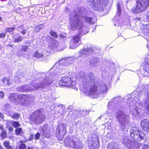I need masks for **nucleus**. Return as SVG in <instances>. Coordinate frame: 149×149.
Masks as SVG:
<instances>
[{
    "instance_id": "6",
    "label": "nucleus",
    "mask_w": 149,
    "mask_h": 149,
    "mask_svg": "<svg viewBox=\"0 0 149 149\" xmlns=\"http://www.w3.org/2000/svg\"><path fill=\"white\" fill-rule=\"evenodd\" d=\"M135 8L132 10L134 13H141L145 10L149 4V0H137Z\"/></svg>"
},
{
    "instance_id": "44",
    "label": "nucleus",
    "mask_w": 149,
    "mask_h": 149,
    "mask_svg": "<svg viewBox=\"0 0 149 149\" xmlns=\"http://www.w3.org/2000/svg\"><path fill=\"white\" fill-rule=\"evenodd\" d=\"M121 9H117V14L118 15H121Z\"/></svg>"
},
{
    "instance_id": "29",
    "label": "nucleus",
    "mask_w": 149,
    "mask_h": 149,
    "mask_svg": "<svg viewBox=\"0 0 149 149\" xmlns=\"http://www.w3.org/2000/svg\"><path fill=\"white\" fill-rule=\"evenodd\" d=\"M0 136L2 139H4L7 137V135L6 131L5 130L2 131L0 134Z\"/></svg>"
},
{
    "instance_id": "18",
    "label": "nucleus",
    "mask_w": 149,
    "mask_h": 149,
    "mask_svg": "<svg viewBox=\"0 0 149 149\" xmlns=\"http://www.w3.org/2000/svg\"><path fill=\"white\" fill-rule=\"evenodd\" d=\"M1 81L4 86L6 85H9L12 83V80L8 79H7L6 77H3Z\"/></svg>"
},
{
    "instance_id": "19",
    "label": "nucleus",
    "mask_w": 149,
    "mask_h": 149,
    "mask_svg": "<svg viewBox=\"0 0 149 149\" xmlns=\"http://www.w3.org/2000/svg\"><path fill=\"white\" fill-rule=\"evenodd\" d=\"M86 112L83 110H80L78 111H75L73 113L74 115H77V116L75 118L84 116L86 115Z\"/></svg>"
},
{
    "instance_id": "20",
    "label": "nucleus",
    "mask_w": 149,
    "mask_h": 149,
    "mask_svg": "<svg viewBox=\"0 0 149 149\" xmlns=\"http://www.w3.org/2000/svg\"><path fill=\"white\" fill-rule=\"evenodd\" d=\"M86 74H85L84 72H81L80 73H79L77 75L76 77L77 79H78L79 80L81 81L83 83V78L85 76Z\"/></svg>"
},
{
    "instance_id": "40",
    "label": "nucleus",
    "mask_w": 149,
    "mask_h": 149,
    "mask_svg": "<svg viewBox=\"0 0 149 149\" xmlns=\"http://www.w3.org/2000/svg\"><path fill=\"white\" fill-rule=\"evenodd\" d=\"M6 32L0 33V38L4 39L6 36Z\"/></svg>"
},
{
    "instance_id": "49",
    "label": "nucleus",
    "mask_w": 149,
    "mask_h": 149,
    "mask_svg": "<svg viewBox=\"0 0 149 149\" xmlns=\"http://www.w3.org/2000/svg\"><path fill=\"white\" fill-rule=\"evenodd\" d=\"M0 129L2 131L4 130L3 125L0 126Z\"/></svg>"
},
{
    "instance_id": "41",
    "label": "nucleus",
    "mask_w": 149,
    "mask_h": 149,
    "mask_svg": "<svg viewBox=\"0 0 149 149\" xmlns=\"http://www.w3.org/2000/svg\"><path fill=\"white\" fill-rule=\"evenodd\" d=\"M59 37L60 38H62L63 40H65L66 39V36L63 35V34H61L59 35Z\"/></svg>"
},
{
    "instance_id": "56",
    "label": "nucleus",
    "mask_w": 149,
    "mask_h": 149,
    "mask_svg": "<svg viewBox=\"0 0 149 149\" xmlns=\"http://www.w3.org/2000/svg\"><path fill=\"white\" fill-rule=\"evenodd\" d=\"M2 74H1V73L0 72V77H1Z\"/></svg>"
},
{
    "instance_id": "57",
    "label": "nucleus",
    "mask_w": 149,
    "mask_h": 149,
    "mask_svg": "<svg viewBox=\"0 0 149 149\" xmlns=\"http://www.w3.org/2000/svg\"><path fill=\"white\" fill-rule=\"evenodd\" d=\"M0 149H3L0 146Z\"/></svg>"
},
{
    "instance_id": "8",
    "label": "nucleus",
    "mask_w": 149,
    "mask_h": 149,
    "mask_svg": "<svg viewBox=\"0 0 149 149\" xmlns=\"http://www.w3.org/2000/svg\"><path fill=\"white\" fill-rule=\"evenodd\" d=\"M131 130L130 135L134 140L140 141L144 139V133L136 127H132Z\"/></svg>"
},
{
    "instance_id": "2",
    "label": "nucleus",
    "mask_w": 149,
    "mask_h": 149,
    "mask_svg": "<svg viewBox=\"0 0 149 149\" xmlns=\"http://www.w3.org/2000/svg\"><path fill=\"white\" fill-rule=\"evenodd\" d=\"M39 79L37 81H39L40 83L36 85L33 81L32 84L30 85H25L23 86L26 91H29L32 90L35 91L37 90H41L46 87L48 85L50 84L53 81V76L50 73H41L38 74Z\"/></svg>"
},
{
    "instance_id": "13",
    "label": "nucleus",
    "mask_w": 149,
    "mask_h": 149,
    "mask_svg": "<svg viewBox=\"0 0 149 149\" xmlns=\"http://www.w3.org/2000/svg\"><path fill=\"white\" fill-rule=\"evenodd\" d=\"M72 60V58H68L67 59H61V60L58 61L55 65L54 67H56L58 65H66V63L68 62H69V64L71 63L72 62H71Z\"/></svg>"
},
{
    "instance_id": "59",
    "label": "nucleus",
    "mask_w": 149,
    "mask_h": 149,
    "mask_svg": "<svg viewBox=\"0 0 149 149\" xmlns=\"http://www.w3.org/2000/svg\"><path fill=\"white\" fill-rule=\"evenodd\" d=\"M109 127H108V129H110V128H109Z\"/></svg>"
},
{
    "instance_id": "9",
    "label": "nucleus",
    "mask_w": 149,
    "mask_h": 149,
    "mask_svg": "<svg viewBox=\"0 0 149 149\" xmlns=\"http://www.w3.org/2000/svg\"><path fill=\"white\" fill-rule=\"evenodd\" d=\"M97 86L94 84L88 86H83V91L93 98H95L97 96Z\"/></svg>"
},
{
    "instance_id": "34",
    "label": "nucleus",
    "mask_w": 149,
    "mask_h": 149,
    "mask_svg": "<svg viewBox=\"0 0 149 149\" xmlns=\"http://www.w3.org/2000/svg\"><path fill=\"white\" fill-rule=\"evenodd\" d=\"M15 29V28H9L6 29V30L5 32L10 33L13 32Z\"/></svg>"
},
{
    "instance_id": "51",
    "label": "nucleus",
    "mask_w": 149,
    "mask_h": 149,
    "mask_svg": "<svg viewBox=\"0 0 149 149\" xmlns=\"http://www.w3.org/2000/svg\"><path fill=\"white\" fill-rule=\"evenodd\" d=\"M137 145L138 146V149H139V148L140 147H141V144L140 143H137Z\"/></svg>"
},
{
    "instance_id": "54",
    "label": "nucleus",
    "mask_w": 149,
    "mask_h": 149,
    "mask_svg": "<svg viewBox=\"0 0 149 149\" xmlns=\"http://www.w3.org/2000/svg\"><path fill=\"white\" fill-rule=\"evenodd\" d=\"M3 20L2 18L0 16V21H1Z\"/></svg>"
},
{
    "instance_id": "43",
    "label": "nucleus",
    "mask_w": 149,
    "mask_h": 149,
    "mask_svg": "<svg viewBox=\"0 0 149 149\" xmlns=\"http://www.w3.org/2000/svg\"><path fill=\"white\" fill-rule=\"evenodd\" d=\"M142 149H149V146L147 144H144L142 148Z\"/></svg>"
},
{
    "instance_id": "52",
    "label": "nucleus",
    "mask_w": 149,
    "mask_h": 149,
    "mask_svg": "<svg viewBox=\"0 0 149 149\" xmlns=\"http://www.w3.org/2000/svg\"><path fill=\"white\" fill-rule=\"evenodd\" d=\"M146 107L147 110H149V105H148V106H146Z\"/></svg>"
},
{
    "instance_id": "5",
    "label": "nucleus",
    "mask_w": 149,
    "mask_h": 149,
    "mask_svg": "<svg viewBox=\"0 0 149 149\" xmlns=\"http://www.w3.org/2000/svg\"><path fill=\"white\" fill-rule=\"evenodd\" d=\"M91 8L94 10L102 11L108 3V0H88Z\"/></svg>"
},
{
    "instance_id": "11",
    "label": "nucleus",
    "mask_w": 149,
    "mask_h": 149,
    "mask_svg": "<svg viewBox=\"0 0 149 149\" xmlns=\"http://www.w3.org/2000/svg\"><path fill=\"white\" fill-rule=\"evenodd\" d=\"M93 52V50L90 47H84L79 52V57L82 58V60L87 58L88 56Z\"/></svg>"
},
{
    "instance_id": "55",
    "label": "nucleus",
    "mask_w": 149,
    "mask_h": 149,
    "mask_svg": "<svg viewBox=\"0 0 149 149\" xmlns=\"http://www.w3.org/2000/svg\"><path fill=\"white\" fill-rule=\"evenodd\" d=\"M9 46L10 47H12L13 46V45H9Z\"/></svg>"
},
{
    "instance_id": "27",
    "label": "nucleus",
    "mask_w": 149,
    "mask_h": 149,
    "mask_svg": "<svg viewBox=\"0 0 149 149\" xmlns=\"http://www.w3.org/2000/svg\"><path fill=\"white\" fill-rule=\"evenodd\" d=\"M45 24H42L37 26L35 29V31L36 32H38L39 31L42 29L43 28Z\"/></svg>"
},
{
    "instance_id": "32",
    "label": "nucleus",
    "mask_w": 149,
    "mask_h": 149,
    "mask_svg": "<svg viewBox=\"0 0 149 149\" xmlns=\"http://www.w3.org/2000/svg\"><path fill=\"white\" fill-rule=\"evenodd\" d=\"M50 34L52 36L55 38H56L58 37V35L54 31H53L52 30L51 31Z\"/></svg>"
},
{
    "instance_id": "53",
    "label": "nucleus",
    "mask_w": 149,
    "mask_h": 149,
    "mask_svg": "<svg viewBox=\"0 0 149 149\" xmlns=\"http://www.w3.org/2000/svg\"><path fill=\"white\" fill-rule=\"evenodd\" d=\"M28 149H33V147H29L28 148Z\"/></svg>"
},
{
    "instance_id": "1",
    "label": "nucleus",
    "mask_w": 149,
    "mask_h": 149,
    "mask_svg": "<svg viewBox=\"0 0 149 149\" xmlns=\"http://www.w3.org/2000/svg\"><path fill=\"white\" fill-rule=\"evenodd\" d=\"M88 12L85 9L80 10L78 13L73 11L70 15L69 17L71 30H79L77 34L73 36L72 40L70 43V48L72 49L76 48L79 45V42L80 41L81 36L87 33L88 29L84 24L83 20L84 19L90 24H93L96 21L95 17L93 18L87 16Z\"/></svg>"
},
{
    "instance_id": "46",
    "label": "nucleus",
    "mask_w": 149,
    "mask_h": 149,
    "mask_svg": "<svg viewBox=\"0 0 149 149\" xmlns=\"http://www.w3.org/2000/svg\"><path fill=\"white\" fill-rule=\"evenodd\" d=\"M111 105L112 102H109L108 104V107L109 108V109H111Z\"/></svg>"
},
{
    "instance_id": "23",
    "label": "nucleus",
    "mask_w": 149,
    "mask_h": 149,
    "mask_svg": "<svg viewBox=\"0 0 149 149\" xmlns=\"http://www.w3.org/2000/svg\"><path fill=\"white\" fill-rule=\"evenodd\" d=\"M95 146L96 144L93 141H89L88 143V146L90 149H94Z\"/></svg>"
},
{
    "instance_id": "26",
    "label": "nucleus",
    "mask_w": 149,
    "mask_h": 149,
    "mask_svg": "<svg viewBox=\"0 0 149 149\" xmlns=\"http://www.w3.org/2000/svg\"><path fill=\"white\" fill-rule=\"evenodd\" d=\"M60 108L59 109V111L58 112L59 113L60 115H62L64 113V110L65 109V107L63 105H61L60 106Z\"/></svg>"
},
{
    "instance_id": "39",
    "label": "nucleus",
    "mask_w": 149,
    "mask_h": 149,
    "mask_svg": "<svg viewBox=\"0 0 149 149\" xmlns=\"http://www.w3.org/2000/svg\"><path fill=\"white\" fill-rule=\"evenodd\" d=\"M40 136V134L39 133H37L35 135V139L36 140H38L39 139V137Z\"/></svg>"
},
{
    "instance_id": "22",
    "label": "nucleus",
    "mask_w": 149,
    "mask_h": 149,
    "mask_svg": "<svg viewBox=\"0 0 149 149\" xmlns=\"http://www.w3.org/2000/svg\"><path fill=\"white\" fill-rule=\"evenodd\" d=\"M107 87L105 84H104L100 86V91L102 92H104L107 90Z\"/></svg>"
},
{
    "instance_id": "28",
    "label": "nucleus",
    "mask_w": 149,
    "mask_h": 149,
    "mask_svg": "<svg viewBox=\"0 0 149 149\" xmlns=\"http://www.w3.org/2000/svg\"><path fill=\"white\" fill-rule=\"evenodd\" d=\"M12 125L15 128L19 127L20 126L19 123L17 121L13 122L12 123Z\"/></svg>"
},
{
    "instance_id": "12",
    "label": "nucleus",
    "mask_w": 149,
    "mask_h": 149,
    "mask_svg": "<svg viewBox=\"0 0 149 149\" xmlns=\"http://www.w3.org/2000/svg\"><path fill=\"white\" fill-rule=\"evenodd\" d=\"M141 128L144 131L149 132V120L144 119L142 120L140 123Z\"/></svg>"
},
{
    "instance_id": "37",
    "label": "nucleus",
    "mask_w": 149,
    "mask_h": 149,
    "mask_svg": "<svg viewBox=\"0 0 149 149\" xmlns=\"http://www.w3.org/2000/svg\"><path fill=\"white\" fill-rule=\"evenodd\" d=\"M21 50L22 52H25L27 51V49L28 48V46H21Z\"/></svg>"
},
{
    "instance_id": "14",
    "label": "nucleus",
    "mask_w": 149,
    "mask_h": 149,
    "mask_svg": "<svg viewBox=\"0 0 149 149\" xmlns=\"http://www.w3.org/2000/svg\"><path fill=\"white\" fill-rule=\"evenodd\" d=\"M47 52L44 49L41 50V51L39 50L35 53V56L36 57L40 58L47 56V54L46 53Z\"/></svg>"
},
{
    "instance_id": "58",
    "label": "nucleus",
    "mask_w": 149,
    "mask_h": 149,
    "mask_svg": "<svg viewBox=\"0 0 149 149\" xmlns=\"http://www.w3.org/2000/svg\"><path fill=\"white\" fill-rule=\"evenodd\" d=\"M90 64H91L92 65L93 64V63L92 62H91L90 63Z\"/></svg>"
},
{
    "instance_id": "24",
    "label": "nucleus",
    "mask_w": 149,
    "mask_h": 149,
    "mask_svg": "<svg viewBox=\"0 0 149 149\" xmlns=\"http://www.w3.org/2000/svg\"><path fill=\"white\" fill-rule=\"evenodd\" d=\"M17 38H14V41L15 42H19L22 40L23 38V37L20 36H19L18 34H17Z\"/></svg>"
},
{
    "instance_id": "45",
    "label": "nucleus",
    "mask_w": 149,
    "mask_h": 149,
    "mask_svg": "<svg viewBox=\"0 0 149 149\" xmlns=\"http://www.w3.org/2000/svg\"><path fill=\"white\" fill-rule=\"evenodd\" d=\"M107 149H112V144L111 143H109L108 145Z\"/></svg>"
},
{
    "instance_id": "31",
    "label": "nucleus",
    "mask_w": 149,
    "mask_h": 149,
    "mask_svg": "<svg viewBox=\"0 0 149 149\" xmlns=\"http://www.w3.org/2000/svg\"><path fill=\"white\" fill-rule=\"evenodd\" d=\"M22 131V130L21 128H17L15 130V134L17 135H19L21 132Z\"/></svg>"
},
{
    "instance_id": "50",
    "label": "nucleus",
    "mask_w": 149,
    "mask_h": 149,
    "mask_svg": "<svg viewBox=\"0 0 149 149\" xmlns=\"http://www.w3.org/2000/svg\"><path fill=\"white\" fill-rule=\"evenodd\" d=\"M13 130V128L12 127H10L9 128V130L10 131H12Z\"/></svg>"
},
{
    "instance_id": "38",
    "label": "nucleus",
    "mask_w": 149,
    "mask_h": 149,
    "mask_svg": "<svg viewBox=\"0 0 149 149\" xmlns=\"http://www.w3.org/2000/svg\"><path fill=\"white\" fill-rule=\"evenodd\" d=\"M124 115V114L123 113L122 111H120L119 112H118L117 113V116L118 117H119L122 116H123Z\"/></svg>"
},
{
    "instance_id": "15",
    "label": "nucleus",
    "mask_w": 149,
    "mask_h": 149,
    "mask_svg": "<svg viewBox=\"0 0 149 149\" xmlns=\"http://www.w3.org/2000/svg\"><path fill=\"white\" fill-rule=\"evenodd\" d=\"M143 64V68L149 74V57L145 58Z\"/></svg>"
},
{
    "instance_id": "3",
    "label": "nucleus",
    "mask_w": 149,
    "mask_h": 149,
    "mask_svg": "<svg viewBox=\"0 0 149 149\" xmlns=\"http://www.w3.org/2000/svg\"><path fill=\"white\" fill-rule=\"evenodd\" d=\"M8 97L10 101L13 103L15 102L17 97L21 99L19 104L24 107H28L30 105V100L28 95L12 93L9 95Z\"/></svg>"
},
{
    "instance_id": "30",
    "label": "nucleus",
    "mask_w": 149,
    "mask_h": 149,
    "mask_svg": "<svg viewBox=\"0 0 149 149\" xmlns=\"http://www.w3.org/2000/svg\"><path fill=\"white\" fill-rule=\"evenodd\" d=\"M26 146L24 143H22L20 144L17 147V149H25Z\"/></svg>"
},
{
    "instance_id": "42",
    "label": "nucleus",
    "mask_w": 149,
    "mask_h": 149,
    "mask_svg": "<svg viewBox=\"0 0 149 149\" xmlns=\"http://www.w3.org/2000/svg\"><path fill=\"white\" fill-rule=\"evenodd\" d=\"M4 96V92L3 91H0V98H3Z\"/></svg>"
},
{
    "instance_id": "48",
    "label": "nucleus",
    "mask_w": 149,
    "mask_h": 149,
    "mask_svg": "<svg viewBox=\"0 0 149 149\" xmlns=\"http://www.w3.org/2000/svg\"><path fill=\"white\" fill-rule=\"evenodd\" d=\"M0 118L2 119L3 118V114L1 113H0Z\"/></svg>"
},
{
    "instance_id": "47",
    "label": "nucleus",
    "mask_w": 149,
    "mask_h": 149,
    "mask_svg": "<svg viewBox=\"0 0 149 149\" xmlns=\"http://www.w3.org/2000/svg\"><path fill=\"white\" fill-rule=\"evenodd\" d=\"M117 9H121L120 8V4L119 3H118L117 5Z\"/></svg>"
},
{
    "instance_id": "36",
    "label": "nucleus",
    "mask_w": 149,
    "mask_h": 149,
    "mask_svg": "<svg viewBox=\"0 0 149 149\" xmlns=\"http://www.w3.org/2000/svg\"><path fill=\"white\" fill-rule=\"evenodd\" d=\"M11 117L13 118L17 119L19 117V115L18 113H15Z\"/></svg>"
},
{
    "instance_id": "35",
    "label": "nucleus",
    "mask_w": 149,
    "mask_h": 149,
    "mask_svg": "<svg viewBox=\"0 0 149 149\" xmlns=\"http://www.w3.org/2000/svg\"><path fill=\"white\" fill-rule=\"evenodd\" d=\"M17 55L19 56H22L23 54L21 49H19L17 51Z\"/></svg>"
},
{
    "instance_id": "60",
    "label": "nucleus",
    "mask_w": 149,
    "mask_h": 149,
    "mask_svg": "<svg viewBox=\"0 0 149 149\" xmlns=\"http://www.w3.org/2000/svg\"><path fill=\"white\" fill-rule=\"evenodd\" d=\"M32 137H33V136L32 135Z\"/></svg>"
},
{
    "instance_id": "16",
    "label": "nucleus",
    "mask_w": 149,
    "mask_h": 149,
    "mask_svg": "<svg viewBox=\"0 0 149 149\" xmlns=\"http://www.w3.org/2000/svg\"><path fill=\"white\" fill-rule=\"evenodd\" d=\"M58 45V42L55 40L53 38H51L50 42L49 45V47L52 49H54L57 47Z\"/></svg>"
},
{
    "instance_id": "21",
    "label": "nucleus",
    "mask_w": 149,
    "mask_h": 149,
    "mask_svg": "<svg viewBox=\"0 0 149 149\" xmlns=\"http://www.w3.org/2000/svg\"><path fill=\"white\" fill-rule=\"evenodd\" d=\"M23 26L22 25L19 27H18L19 31L22 34H25L26 32V30L24 29L23 27Z\"/></svg>"
},
{
    "instance_id": "17",
    "label": "nucleus",
    "mask_w": 149,
    "mask_h": 149,
    "mask_svg": "<svg viewBox=\"0 0 149 149\" xmlns=\"http://www.w3.org/2000/svg\"><path fill=\"white\" fill-rule=\"evenodd\" d=\"M69 145L70 147L75 148H78L81 149L83 147L81 143H80L79 145H78L75 142L73 141L70 142Z\"/></svg>"
},
{
    "instance_id": "33",
    "label": "nucleus",
    "mask_w": 149,
    "mask_h": 149,
    "mask_svg": "<svg viewBox=\"0 0 149 149\" xmlns=\"http://www.w3.org/2000/svg\"><path fill=\"white\" fill-rule=\"evenodd\" d=\"M24 88L25 87H24L23 86H20L18 87L17 88V91H26V89H25Z\"/></svg>"
},
{
    "instance_id": "10",
    "label": "nucleus",
    "mask_w": 149,
    "mask_h": 149,
    "mask_svg": "<svg viewBox=\"0 0 149 149\" xmlns=\"http://www.w3.org/2000/svg\"><path fill=\"white\" fill-rule=\"evenodd\" d=\"M83 86H88L89 85L94 84L95 80L93 74L92 73H90L86 74L85 76L83 78Z\"/></svg>"
},
{
    "instance_id": "25",
    "label": "nucleus",
    "mask_w": 149,
    "mask_h": 149,
    "mask_svg": "<svg viewBox=\"0 0 149 149\" xmlns=\"http://www.w3.org/2000/svg\"><path fill=\"white\" fill-rule=\"evenodd\" d=\"M3 146L4 147L7 149H10L11 147L10 146L9 144V142L8 141H6L4 142Z\"/></svg>"
},
{
    "instance_id": "4",
    "label": "nucleus",
    "mask_w": 149,
    "mask_h": 149,
    "mask_svg": "<svg viewBox=\"0 0 149 149\" xmlns=\"http://www.w3.org/2000/svg\"><path fill=\"white\" fill-rule=\"evenodd\" d=\"M29 119L31 124L38 125L44 121L45 117L40 110L39 109L35 111L31 114Z\"/></svg>"
},
{
    "instance_id": "7",
    "label": "nucleus",
    "mask_w": 149,
    "mask_h": 149,
    "mask_svg": "<svg viewBox=\"0 0 149 149\" xmlns=\"http://www.w3.org/2000/svg\"><path fill=\"white\" fill-rule=\"evenodd\" d=\"M76 84V81L73 80V78L71 75L66 76L63 77L59 81V85L65 86H73Z\"/></svg>"
}]
</instances>
